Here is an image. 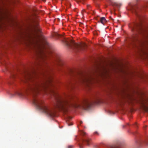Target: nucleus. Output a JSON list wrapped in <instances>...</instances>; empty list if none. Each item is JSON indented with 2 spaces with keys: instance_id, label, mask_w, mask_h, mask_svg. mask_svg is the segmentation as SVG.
<instances>
[{
  "instance_id": "f03ea898",
  "label": "nucleus",
  "mask_w": 148,
  "mask_h": 148,
  "mask_svg": "<svg viewBox=\"0 0 148 148\" xmlns=\"http://www.w3.org/2000/svg\"><path fill=\"white\" fill-rule=\"evenodd\" d=\"M132 30L134 33L131 39V44L136 48L140 57L148 59V30L140 22L135 23ZM141 78L144 81H148V76H141Z\"/></svg>"
},
{
  "instance_id": "39448f33",
  "label": "nucleus",
  "mask_w": 148,
  "mask_h": 148,
  "mask_svg": "<svg viewBox=\"0 0 148 148\" xmlns=\"http://www.w3.org/2000/svg\"><path fill=\"white\" fill-rule=\"evenodd\" d=\"M140 94L141 97L139 102L141 109L148 114V94L143 91H141Z\"/></svg>"
},
{
  "instance_id": "423d86ee",
  "label": "nucleus",
  "mask_w": 148,
  "mask_h": 148,
  "mask_svg": "<svg viewBox=\"0 0 148 148\" xmlns=\"http://www.w3.org/2000/svg\"><path fill=\"white\" fill-rule=\"evenodd\" d=\"M81 134L83 136L82 138L81 142L80 143V145L82 144V143L83 142L85 143L88 145H89L90 143L91 139L88 137H86V133L83 131H81L80 132Z\"/></svg>"
},
{
  "instance_id": "f257e3e1",
  "label": "nucleus",
  "mask_w": 148,
  "mask_h": 148,
  "mask_svg": "<svg viewBox=\"0 0 148 148\" xmlns=\"http://www.w3.org/2000/svg\"><path fill=\"white\" fill-rule=\"evenodd\" d=\"M36 61L34 64L31 72L27 73L25 76V82L28 84L27 90L33 94V103L37 108L49 116H55L53 109L45 105L43 102L35 97L40 92H46L48 89L53 97L56 102L55 107L64 112L71 107H81L84 109H89L92 103L88 99L79 100L75 96L71 95L62 96L57 92L50 89L53 86V80L51 72L54 61H61L60 56L54 54L53 59L49 61V56L42 49H36Z\"/></svg>"
},
{
  "instance_id": "412c9836",
  "label": "nucleus",
  "mask_w": 148,
  "mask_h": 148,
  "mask_svg": "<svg viewBox=\"0 0 148 148\" xmlns=\"http://www.w3.org/2000/svg\"><path fill=\"white\" fill-rule=\"evenodd\" d=\"M110 1H111V0H109Z\"/></svg>"
},
{
  "instance_id": "1a4fd4ad",
  "label": "nucleus",
  "mask_w": 148,
  "mask_h": 148,
  "mask_svg": "<svg viewBox=\"0 0 148 148\" xmlns=\"http://www.w3.org/2000/svg\"><path fill=\"white\" fill-rule=\"evenodd\" d=\"M100 21L102 24L104 25V24L106 22V21L105 17H102L100 18Z\"/></svg>"
},
{
  "instance_id": "6e6552de",
  "label": "nucleus",
  "mask_w": 148,
  "mask_h": 148,
  "mask_svg": "<svg viewBox=\"0 0 148 148\" xmlns=\"http://www.w3.org/2000/svg\"><path fill=\"white\" fill-rule=\"evenodd\" d=\"M112 5L113 6L119 8L121 6V3H112Z\"/></svg>"
},
{
  "instance_id": "4468645a",
  "label": "nucleus",
  "mask_w": 148,
  "mask_h": 148,
  "mask_svg": "<svg viewBox=\"0 0 148 148\" xmlns=\"http://www.w3.org/2000/svg\"><path fill=\"white\" fill-rule=\"evenodd\" d=\"M129 98L131 101H133V100H134V98H132V97H131L130 96L129 97Z\"/></svg>"
},
{
  "instance_id": "ddd939ff",
  "label": "nucleus",
  "mask_w": 148,
  "mask_h": 148,
  "mask_svg": "<svg viewBox=\"0 0 148 148\" xmlns=\"http://www.w3.org/2000/svg\"><path fill=\"white\" fill-rule=\"evenodd\" d=\"M145 144L147 145H148V139L145 142Z\"/></svg>"
},
{
  "instance_id": "20e7f679",
  "label": "nucleus",
  "mask_w": 148,
  "mask_h": 148,
  "mask_svg": "<svg viewBox=\"0 0 148 148\" xmlns=\"http://www.w3.org/2000/svg\"><path fill=\"white\" fill-rule=\"evenodd\" d=\"M63 42L68 47L76 52H79L83 50L86 46L85 44H79L76 43L73 40L70 39L64 38Z\"/></svg>"
},
{
  "instance_id": "2eb2a0df",
  "label": "nucleus",
  "mask_w": 148,
  "mask_h": 148,
  "mask_svg": "<svg viewBox=\"0 0 148 148\" xmlns=\"http://www.w3.org/2000/svg\"><path fill=\"white\" fill-rule=\"evenodd\" d=\"M111 148H117V147H111Z\"/></svg>"
},
{
  "instance_id": "aec40b11",
  "label": "nucleus",
  "mask_w": 148,
  "mask_h": 148,
  "mask_svg": "<svg viewBox=\"0 0 148 148\" xmlns=\"http://www.w3.org/2000/svg\"><path fill=\"white\" fill-rule=\"evenodd\" d=\"M94 102V103H95V102Z\"/></svg>"
},
{
  "instance_id": "0eeeda50",
  "label": "nucleus",
  "mask_w": 148,
  "mask_h": 148,
  "mask_svg": "<svg viewBox=\"0 0 148 148\" xmlns=\"http://www.w3.org/2000/svg\"><path fill=\"white\" fill-rule=\"evenodd\" d=\"M131 7L132 10V12L135 13L136 16L139 18L140 20H141L140 19V14L139 13V12L140 10V8H138L137 5L134 6H131Z\"/></svg>"
},
{
  "instance_id": "9b49d317",
  "label": "nucleus",
  "mask_w": 148,
  "mask_h": 148,
  "mask_svg": "<svg viewBox=\"0 0 148 148\" xmlns=\"http://www.w3.org/2000/svg\"><path fill=\"white\" fill-rule=\"evenodd\" d=\"M69 118H68V119H67V120H66V122L67 123V124L69 126H70V125H72L73 124L71 123H70L69 122Z\"/></svg>"
},
{
  "instance_id": "f3484780",
  "label": "nucleus",
  "mask_w": 148,
  "mask_h": 148,
  "mask_svg": "<svg viewBox=\"0 0 148 148\" xmlns=\"http://www.w3.org/2000/svg\"><path fill=\"white\" fill-rule=\"evenodd\" d=\"M80 124H81L82 123V121H81L80 122Z\"/></svg>"
},
{
  "instance_id": "a211bd4d",
  "label": "nucleus",
  "mask_w": 148,
  "mask_h": 148,
  "mask_svg": "<svg viewBox=\"0 0 148 148\" xmlns=\"http://www.w3.org/2000/svg\"><path fill=\"white\" fill-rule=\"evenodd\" d=\"M95 133L96 134H97V132H95Z\"/></svg>"
},
{
  "instance_id": "6ab92c4d",
  "label": "nucleus",
  "mask_w": 148,
  "mask_h": 148,
  "mask_svg": "<svg viewBox=\"0 0 148 148\" xmlns=\"http://www.w3.org/2000/svg\"><path fill=\"white\" fill-rule=\"evenodd\" d=\"M115 9H114V11L115 12Z\"/></svg>"
},
{
  "instance_id": "7ed1b4c3",
  "label": "nucleus",
  "mask_w": 148,
  "mask_h": 148,
  "mask_svg": "<svg viewBox=\"0 0 148 148\" xmlns=\"http://www.w3.org/2000/svg\"><path fill=\"white\" fill-rule=\"evenodd\" d=\"M70 74L71 79L67 86L70 89L73 88L75 84L84 83L88 86L91 82V78L82 72L71 70Z\"/></svg>"
},
{
  "instance_id": "f8f14e48",
  "label": "nucleus",
  "mask_w": 148,
  "mask_h": 148,
  "mask_svg": "<svg viewBox=\"0 0 148 148\" xmlns=\"http://www.w3.org/2000/svg\"><path fill=\"white\" fill-rule=\"evenodd\" d=\"M15 74H12L11 75V77H12V78H14L15 77Z\"/></svg>"
},
{
  "instance_id": "9d476101",
  "label": "nucleus",
  "mask_w": 148,
  "mask_h": 148,
  "mask_svg": "<svg viewBox=\"0 0 148 148\" xmlns=\"http://www.w3.org/2000/svg\"><path fill=\"white\" fill-rule=\"evenodd\" d=\"M53 36L57 37H59L61 36V35L57 33H55L53 34Z\"/></svg>"
},
{
  "instance_id": "dca6fc26",
  "label": "nucleus",
  "mask_w": 148,
  "mask_h": 148,
  "mask_svg": "<svg viewBox=\"0 0 148 148\" xmlns=\"http://www.w3.org/2000/svg\"><path fill=\"white\" fill-rule=\"evenodd\" d=\"M72 146H69L68 147V148H72Z\"/></svg>"
}]
</instances>
